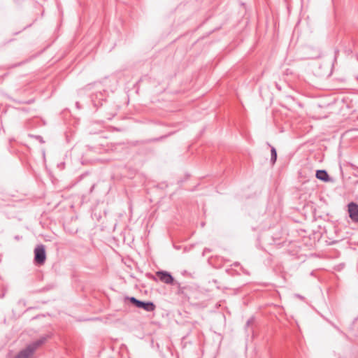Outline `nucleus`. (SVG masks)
Listing matches in <instances>:
<instances>
[{
	"mask_svg": "<svg viewBox=\"0 0 358 358\" xmlns=\"http://www.w3.org/2000/svg\"><path fill=\"white\" fill-rule=\"evenodd\" d=\"M47 340L45 336L40 338L28 345L24 349L20 351L13 358H30L34 352L41 346Z\"/></svg>",
	"mask_w": 358,
	"mask_h": 358,
	"instance_id": "1",
	"label": "nucleus"
},
{
	"mask_svg": "<svg viewBox=\"0 0 358 358\" xmlns=\"http://www.w3.org/2000/svg\"><path fill=\"white\" fill-rule=\"evenodd\" d=\"M33 137L34 138H36V140H38L41 143H45L43 137L41 136H33Z\"/></svg>",
	"mask_w": 358,
	"mask_h": 358,
	"instance_id": "9",
	"label": "nucleus"
},
{
	"mask_svg": "<svg viewBox=\"0 0 358 358\" xmlns=\"http://www.w3.org/2000/svg\"><path fill=\"white\" fill-rule=\"evenodd\" d=\"M348 213L350 217L356 222H358V205L351 202L348 204Z\"/></svg>",
	"mask_w": 358,
	"mask_h": 358,
	"instance_id": "5",
	"label": "nucleus"
},
{
	"mask_svg": "<svg viewBox=\"0 0 358 358\" xmlns=\"http://www.w3.org/2000/svg\"><path fill=\"white\" fill-rule=\"evenodd\" d=\"M277 159V152L275 148L272 147L271 150V162L274 164Z\"/></svg>",
	"mask_w": 358,
	"mask_h": 358,
	"instance_id": "8",
	"label": "nucleus"
},
{
	"mask_svg": "<svg viewBox=\"0 0 358 358\" xmlns=\"http://www.w3.org/2000/svg\"><path fill=\"white\" fill-rule=\"evenodd\" d=\"M129 301L136 307L143 308L148 312H152L155 309V305L151 301H142L135 297H130Z\"/></svg>",
	"mask_w": 358,
	"mask_h": 358,
	"instance_id": "2",
	"label": "nucleus"
},
{
	"mask_svg": "<svg viewBox=\"0 0 358 358\" xmlns=\"http://www.w3.org/2000/svg\"><path fill=\"white\" fill-rule=\"evenodd\" d=\"M316 178L322 181H328L329 180V175L325 170H317L316 171Z\"/></svg>",
	"mask_w": 358,
	"mask_h": 358,
	"instance_id": "7",
	"label": "nucleus"
},
{
	"mask_svg": "<svg viewBox=\"0 0 358 358\" xmlns=\"http://www.w3.org/2000/svg\"><path fill=\"white\" fill-rule=\"evenodd\" d=\"M46 259L45 246L42 244L38 245L34 249V261L37 264L42 265Z\"/></svg>",
	"mask_w": 358,
	"mask_h": 358,
	"instance_id": "3",
	"label": "nucleus"
},
{
	"mask_svg": "<svg viewBox=\"0 0 358 358\" xmlns=\"http://www.w3.org/2000/svg\"><path fill=\"white\" fill-rule=\"evenodd\" d=\"M34 101L33 99H30L28 101H18L19 103H31Z\"/></svg>",
	"mask_w": 358,
	"mask_h": 358,
	"instance_id": "10",
	"label": "nucleus"
},
{
	"mask_svg": "<svg viewBox=\"0 0 358 358\" xmlns=\"http://www.w3.org/2000/svg\"><path fill=\"white\" fill-rule=\"evenodd\" d=\"M156 275L159 279V280L167 285H175L178 284L177 282H175L173 277L171 274L165 271H159L156 272Z\"/></svg>",
	"mask_w": 358,
	"mask_h": 358,
	"instance_id": "4",
	"label": "nucleus"
},
{
	"mask_svg": "<svg viewBox=\"0 0 358 358\" xmlns=\"http://www.w3.org/2000/svg\"><path fill=\"white\" fill-rule=\"evenodd\" d=\"M335 98L331 96H324L323 97V99L318 101L317 105L319 107H326L327 106H329L330 104L334 103Z\"/></svg>",
	"mask_w": 358,
	"mask_h": 358,
	"instance_id": "6",
	"label": "nucleus"
}]
</instances>
